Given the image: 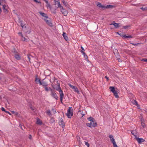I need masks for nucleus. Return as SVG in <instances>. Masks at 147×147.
<instances>
[{"instance_id": "37998d69", "label": "nucleus", "mask_w": 147, "mask_h": 147, "mask_svg": "<svg viewBox=\"0 0 147 147\" xmlns=\"http://www.w3.org/2000/svg\"><path fill=\"white\" fill-rule=\"evenodd\" d=\"M11 112H12V113L13 114H15L16 115H17V113L14 111H11Z\"/></svg>"}, {"instance_id": "20e7f679", "label": "nucleus", "mask_w": 147, "mask_h": 147, "mask_svg": "<svg viewBox=\"0 0 147 147\" xmlns=\"http://www.w3.org/2000/svg\"><path fill=\"white\" fill-rule=\"evenodd\" d=\"M72 109L71 107H69L67 110V112L66 114L68 118H70L73 116V113Z\"/></svg>"}, {"instance_id": "7c9ffc66", "label": "nucleus", "mask_w": 147, "mask_h": 147, "mask_svg": "<svg viewBox=\"0 0 147 147\" xmlns=\"http://www.w3.org/2000/svg\"><path fill=\"white\" fill-rule=\"evenodd\" d=\"M113 7V6L111 5H107V6H106V7L105 6V8H109L111 7Z\"/></svg>"}, {"instance_id": "79ce46f5", "label": "nucleus", "mask_w": 147, "mask_h": 147, "mask_svg": "<svg viewBox=\"0 0 147 147\" xmlns=\"http://www.w3.org/2000/svg\"><path fill=\"white\" fill-rule=\"evenodd\" d=\"M1 110L3 111H5H5H5V109L3 107H2L1 108Z\"/></svg>"}, {"instance_id": "c756f323", "label": "nucleus", "mask_w": 147, "mask_h": 147, "mask_svg": "<svg viewBox=\"0 0 147 147\" xmlns=\"http://www.w3.org/2000/svg\"><path fill=\"white\" fill-rule=\"evenodd\" d=\"M5 5H3V9L4 10V11L5 12L7 11V9L5 8Z\"/></svg>"}, {"instance_id": "dca6fc26", "label": "nucleus", "mask_w": 147, "mask_h": 147, "mask_svg": "<svg viewBox=\"0 0 147 147\" xmlns=\"http://www.w3.org/2000/svg\"><path fill=\"white\" fill-rule=\"evenodd\" d=\"M109 138L110 139L111 141L113 143L115 142V141L113 138V136L111 135H109Z\"/></svg>"}, {"instance_id": "f03ea898", "label": "nucleus", "mask_w": 147, "mask_h": 147, "mask_svg": "<svg viewBox=\"0 0 147 147\" xmlns=\"http://www.w3.org/2000/svg\"><path fill=\"white\" fill-rule=\"evenodd\" d=\"M56 90L59 91L60 95V100L61 102L64 97V94L61 88H60V85H58V87L56 89Z\"/></svg>"}, {"instance_id": "ddd939ff", "label": "nucleus", "mask_w": 147, "mask_h": 147, "mask_svg": "<svg viewBox=\"0 0 147 147\" xmlns=\"http://www.w3.org/2000/svg\"><path fill=\"white\" fill-rule=\"evenodd\" d=\"M39 13L43 17H45L46 18H48L47 15L46 13H44L41 11L39 12Z\"/></svg>"}, {"instance_id": "5fc2aeb1", "label": "nucleus", "mask_w": 147, "mask_h": 147, "mask_svg": "<svg viewBox=\"0 0 147 147\" xmlns=\"http://www.w3.org/2000/svg\"><path fill=\"white\" fill-rule=\"evenodd\" d=\"M56 13V11H55V10L54 12H53V13Z\"/></svg>"}, {"instance_id": "603ef678", "label": "nucleus", "mask_w": 147, "mask_h": 147, "mask_svg": "<svg viewBox=\"0 0 147 147\" xmlns=\"http://www.w3.org/2000/svg\"><path fill=\"white\" fill-rule=\"evenodd\" d=\"M21 26L23 28V26H24V25H23V24L22 23H21Z\"/></svg>"}, {"instance_id": "6e6552de", "label": "nucleus", "mask_w": 147, "mask_h": 147, "mask_svg": "<svg viewBox=\"0 0 147 147\" xmlns=\"http://www.w3.org/2000/svg\"><path fill=\"white\" fill-rule=\"evenodd\" d=\"M135 138L139 144H140L142 142H144L145 141V140L141 138H139L137 137V136H136Z\"/></svg>"}, {"instance_id": "09e8293b", "label": "nucleus", "mask_w": 147, "mask_h": 147, "mask_svg": "<svg viewBox=\"0 0 147 147\" xmlns=\"http://www.w3.org/2000/svg\"><path fill=\"white\" fill-rule=\"evenodd\" d=\"M28 59L29 60V61H30V56H28Z\"/></svg>"}, {"instance_id": "f257e3e1", "label": "nucleus", "mask_w": 147, "mask_h": 147, "mask_svg": "<svg viewBox=\"0 0 147 147\" xmlns=\"http://www.w3.org/2000/svg\"><path fill=\"white\" fill-rule=\"evenodd\" d=\"M88 120L90 121V123H86V125L90 127H95L97 126V123L95 119L92 117H90L87 118Z\"/></svg>"}, {"instance_id": "58836bf2", "label": "nucleus", "mask_w": 147, "mask_h": 147, "mask_svg": "<svg viewBox=\"0 0 147 147\" xmlns=\"http://www.w3.org/2000/svg\"><path fill=\"white\" fill-rule=\"evenodd\" d=\"M141 60L142 61H143L144 62H147V59L146 58L142 59V60Z\"/></svg>"}, {"instance_id": "39448f33", "label": "nucleus", "mask_w": 147, "mask_h": 147, "mask_svg": "<svg viewBox=\"0 0 147 147\" xmlns=\"http://www.w3.org/2000/svg\"><path fill=\"white\" fill-rule=\"evenodd\" d=\"M109 89L113 93L114 95L116 98H118L119 97L117 91L115 90L114 87L110 86L109 87Z\"/></svg>"}, {"instance_id": "412c9836", "label": "nucleus", "mask_w": 147, "mask_h": 147, "mask_svg": "<svg viewBox=\"0 0 147 147\" xmlns=\"http://www.w3.org/2000/svg\"><path fill=\"white\" fill-rule=\"evenodd\" d=\"M81 52L84 55V57L85 59H87L88 58V56L86 54L85 52L82 51H81Z\"/></svg>"}, {"instance_id": "4be33fe9", "label": "nucleus", "mask_w": 147, "mask_h": 147, "mask_svg": "<svg viewBox=\"0 0 147 147\" xmlns=\"http://www.w3.org/2000/svg\"><path fill=\"white\" fill-rule=\"evenodd\" d=\"M36 123L37 124L41 125L42 124V122L39 119H37Z\"/></svg>"}, {"instance_id": "f8f14e48", "label": "nucleus", "mask_w": 147, "mask_h": 147, "mask_svg": "<svg viewBox=\"0 0 147 147\" xmlns=\"http://www.w3.org/2000/svg\"><path fill=\"white\" fill-rule=\"evenodd\" d=\"M44 20L46 22L47 24L49 25V26L51 27H52L53 26V24L49 20H46L45 19H44Z\"/></svg>"}, {"instance_id": "5701e85b", "label": "nucleus", "mask_w": 147, "mask_h": 147, "mask_svg": "<svg viewBox=\"0 0 147 147\" xmlns=\"http://www.w3.org/2000/svg\"><path fill=\"white\" fill-rule=\"evenodd\" d=\"M131 134L134 136L135 137V138H136V136H137L136 135V130H132L131 131Z\"/></svg>"}, {"instance_id": "f3484780", "label": "nucleus", "mask_w": 147, "mask_h": 147, "mask_svg": "<svg viewBox=\"0 0 147 147\" xmlns=\"http://www.w3.org/2000/svg\"><path fill=\"white\" fill-rule=\"evenodd\" d=\"M97 5L98 7H99L102 8H105V6H103L99 2H97Z\"/></svg>"}, {"instance_id": "c03bdc74", "label": "nucleus", "mask_w": 147, "mask_h": 147, "mask_svg": "<svg viewBox=\"0 0 147 147\" xmlns=\"http://www.w3.org/2000/svg\"><path fill=\"white\" fill-rule=\"evenodd\" d=\"M39 83V84L40 85H42V82H41L40 80H39L38 82Z\"/></svg>"}, {"instance_id": "2f4dec72", "label": "nucleus", "mask_w": 147, "mask_h": 147, "mask_svg": "<svg viewBox=\"0 0 147 147\" xmlns=\"http://www.w3.org/2000/svg\"><path fill=\"white\" fill-rule=\"evenodd\" d=\"M131 44L133 45L134 46H138V45L140 44V43H131Z\"/></svg>"}, {"instance_id": "0eeeda50", "label": "nucleus", "mask_w": 147, "mask_h": 147, "mask_svg": "<svg viewBox=\"0 0 147 147\" xmlns=\"http://www.w3.org/2000/svg\"><path fill=\"white\" fill-rule=\"evenodd\" d=\"M59 125L62 126L63 128H64L65 126V123L63 122L62 118L60 119L59 121Z\"/></svg>"}, {"instance_id": "f704fd0d", "label": "nucleus", "mask_w": 147, "mask_h": 147, "mask_svg": "<svg viewBox=\"0 0 147 147\" xmlns=\"http://www.w3.org/2000/svg\"><path fill=\"white\" fill-rule=\"evenodd\" d=\"M116 57L118 59H120V57L119 54L118 53L117 54V55L116 56Z\"/></svg>"}, {"instance_id": "ea45409f", "label": "nucleus", "mask_w": 147, "mask_h": 147, "mask_svg": "<svg viewBox=\"0 0 147 147\" xmlns=\"http://www.w3.org/2000/svg\"><path fill=\"white\" fill-rule=\"evenodd\" d=\"M52 111L54 113H56V111L54 109H52Z\"/></svg>"}, {"instance_id": "a211bd4d", "label": "nucleus", "mask_w": 147, "mask_h": 147, "mask_svg": "<svg viewBox=\"0 0 147 147\" xmlns=\"http://www.w3.org/2000/svg\"><path fill=\"white\" fill-rule=\"evenodd\" d=\"M63 37L67 41L68 39V38L67 36V34L66 33L64 32H63Z\"/></svg>"}, {"instance_id": "49530a36", "label": "nucleus", "mask_w": 147, "mask_h": 147, "mask_svg": "<svg viewBox=\"0 0 147 147\" xmlns=\"http://www.w3.org/2000/svg\"><path fill=\"white\" fill-rule=\"evenodd\" d=\"M81 49H82V50L81 51H84V48L82 47V46H81Z\"/></svg>"}, {"instance_id": "9b49d317", "label": "nucleus", "mask_w": 147, "mask_h": 147, "mask_svg": "<svg viewBox=\"0 0 147 147\" xmlns=\"http://www.w3.org/2000/svg\"><path fill=\"white\" fill-rule=\"evenodd\" d=\"M51 95L54 98H55L57 100L58 96L56 93L52 91L51 92Z\"/></svg>"}, {"instance_id": "a19ab883", "label": "nucleus", "mask_w": 147, "mask_h": 147, "mask_svg": "<svg viewBox=\"0 0 147 147\" xmlns=\"http://www.w3.org/2000/svg\"><path fill=\"white\" fill-rule=\"evenodd\" d=\"M45 90L47 91H49V89L47 87V86L45 87Z\"/></svg>"}, {"instance_id": "393cba45", "label": "nucleus", "mask_w": 147, "mask_h": 147, "mask_svg": "<svg viewBox=\"0 0 147 147\" xmlns=\"http://www.w3.org/2000/svg\"><path fill=\"white\" fill-rule=\"evenodd\" d=\"M123 37L124 38H132V37L131 35L126 36V35H124L123 36Z\"/></svg>"}, {"instance_id": "c9c22d12", "label": "nucleus", "mask_w": 147, "mask_h": 147, "mask_svg": "<svg viewBox=\"0 0 147 147\" xmlns=\"http://www.w3.org/2000/svg\"><path fill=\"white\" fill-rule=\"evenodd\" d=\"M141 125H142V126L143 128L145 127V124L144 123L142 122V123H141Z\"/></svg>"}, {"instance_id": "a18cd8bd", "label": "nucleus", "mask_w": 147, "mask_h": 147, "mask_svg": "<svg viewBox=\"0 0 147 147\" xmlns=\"http://www.w3.org/2000/svg\"><path fill=\"white\" fill-rule=\"evenodd\" d=\"M40 80V79H39L38 78H36L35 79V81L36 82H38V80Z\"/></svg>"}, {"instance_id": "1a4fd4ad", "label": "nucleus", "mask_w": 147, "mask_h": 147, "mask_svg": "<svg viewBox=\"0 0 147 147\" xmlns=\"http://www.w3.org/2000/svg\"><path fill=\"white\" fill-rule=\"evenodd\" d=\"M68 85L70 87L73 89L75 92H76L78 93H79V91L78 90V89L76 87L70 84H68Z\"/></svg>"}, {"instance_id": "864d4df0", "label": "nucleus", "mask_w": 147, "mask_h": 147, "mask_svg": "<svg viewBox=\"0 0 147 147\" xmlns=\"http://www.w3.org/2000/svg\"><path fill=\"white\" fill-rule=\"evenodd\" d=\"M31 137H32V136H31V135H29V139H31Z\"/></svg>"}, {"instance_id": "bb28decb", "label": "nucleus", "mask_w": 147, "mask_h": 147, "mask_svg": "<svg viewBox=\"0 0 147 147\" xmlns=\"http://www.w3.org/2000/svg\"><path fill=\"white\" fill-rule=\"evenodd\" d=\"M133 103L134 105L138 106V103L137 102L136 100H134L133 101Z\"/></svg>"}, {"instance_id": "b1692460", "label": "nucleus", "mask_w": 147, "mask_h": 147, "mask_svg": "<svg viewBox=\"0 0 147 147\" xmlns=\"http://www.w3.org/2000/svg\"><path fill=\"white\" fill-rule=\"evenodd\" d=\"M46 7L47 8H49L50 9H51V6L50 5L49 3V2H48V3H46Z\"/></svg>"}, {"instance_id": "423d86ee", "label": "nucleus", "mask_w": 147, "mask_h": 147, "mask_svg": "<svg viewBox=\"0 0 147 147\" xmlns=\"http://www.w3.org/2000/svg\"><path fill=\"white\" fill-rule=\"evenodd\" d=\"M59 8L60 10V11L61 12L62 14L64 16H66L68 13L67 11L64 9L62 6L60 7Z\"/></svg>"}, {"instance_id": "aec40b11", "label": "nucleus", "mask_w": 147, "mask_h": 147, "mask_svg": "<svg viewBox=\"0 0 147 147\" xmlns=\"http://www.w3.org/2000/svg\"><path fill=\"white\" fill-rule=\"evenodd\" d=\"M62 2L63 3V5L65 6V7H67V5L68 4L66 1H65L64 0H62Z\"/></svg>"}, {"instance_id": "6ab92c4d", "label": "nucleus", "mask_w": 147, "mask_h": 147, "mask_svg": "<svg viewBox=\"0 0 147 147\" xmlns=\"http://www.w3.org/2000/svg\"><path fill=\"white\" fill-rule=\"evenodd\" d=\"M112 24L114 25L116 28H117L119 27V24L116 23L114 22H113V24H111V25Z\"/></svg>"}, {"instance_id": "473e14b6", "label": "nucleus", "mask_w": 147, "mask_h": 147, "mask_svg": "<svg viewBox=\"0 0 147 147\" xmlns=\"http://www.w3.org/2000/svg\"><path fill=\"white\" fill-rule=\"evenodd\" d=\"M85 145L87 146V147H89L90 145L88 143V142H85Z\"/></svg>"}, {"instance_id": "3c124183", "label": "nucleus", "mask_w": 147, "mask_h": 147, "mask_svg": "<svg viewBox=\"0 0 147 147\" xmlns=\"http://www.w3.org/2000/svg\"><path fill=\"white\" fill-rule=\"evenodd\" d=\"M20 126L22 129H23L22 127V125H21L20 124Z\"/></svg>"}, {"instance_id": "de8ad7c7", "label": "nucleus", "mask_w": 147, "mask_h": 147, "mask_svg": "<svg viewBox=\"0 0 147 147\" xmlns=\"http://www.w3.org/2000/svg\"><path fill=\"white\" fill-rule=\"evenodd\" d=\"M105 78L107 79V81H108L109 80V78H108V77L107 76H106L105 77Z\"/></svg>"}, {"instance_id": "4468645a", "label": "nucleus", "mask_w": 147, "mask_h": 147, "mask_svg": "<svg viewBox=\"0 0 147 147\" xmlns=\"http://www.w3.org/2000/svg\"><path fill=\"white\" fill-rule=\"evenodd\" d=\"M14 56L16 59L19 60L20 59V57L19 55L18 54V53L15 52L14 53Z\"/></svg>"}, {"instance_id": "6e6d98bb", "label": "nucleus", "mask_w": 147, "mask_h": 147, "mask_svg": "<svg viewBox=\"0 0 147 147\" xmlns=\"http://www.w3.org/2000/svg\"><path fill=\"white\" fill-rule=\"evenodd\" d=\"M19 35H20L21 36V34H19Z\"/></svg>"}, {"instance_id": "7ed1b4c3", "label": "nucleus", "mask_w": 147, "mask_h": 147, "mask_svg": "<svg viewBox=\"0 0 147 147\" xmlns=\"http://www.w3.org/2000/svg\"><path fill=\"white\" fill-rule=\"evenodd\" d=\"M56 90L59 91L60 95V100L61 102L64 97V94L61 88H60V85H58V87L56 89Z\"/></svg>"}, {"instance_id": "2eb2a0df", "label": "nucleus", "mask_w": 147, "mask_h": 147, "mask_svg": "<svg viewBox=\"0 0 147 147\" xmlns=\"http://www.w3.org/2000/svg\"><path fill=\"white\" fill-rule=\"evenodd\" d=\"M54 5H57V7H59L62 6L60 4V2L59 0H57V1L55 2L54 3Z\"/></svg>"}, {"instance_id": "a878e982", "label": "nucleus", "mask_w": 147, "mask_h": 147, "mask_svg": "<svg viewBox=\"0 0 147 147\" xmlns=\"http://www.w3.org/2000/svg\"><path fill=\"white\" fill-rule=\"evenodd\" d=\"M42 85L45 87V86H47L48 84L46 82L42 81Z\"/></svg>"}, {"instance_id": "72a5a7b5", "label": "nucleus", "mask_w": 147, "mask_h": 147, "mask_svg": "<svg viewBox=\"0 0 147 147\" xmlns=\"http://www.w3.org/2000/svg\"><path fill=\"white\" fill-rule=\"evenodd\" d=\"M5 3V0H0V5H1V3Z\"/></svg>"}, {"instance_id": "8fccbe9b", "label": "nucleus", "mask_w": 147, "mask_h": 147, "mask_svg": "<svg viewBox=\"0 0 147 147\" xmlns=\"http://www.w3.org/2000/svg\"><path fill=\"white\" fill-rule=\"evenodd\" d=\"M5 112L7 113H8L10 115H11V114L9 111H5Z\"/></svg>"}, {"instance_id": "c85d7f7f", "label": "nucleus", "mask_w": 147, "mask_h": 147, "mask_svg": "<svg viewBox=\"0 0 147 147\" xmlns=\"http://www.w3.org/2000/svg\"><path fill=\"white\" fill-rule=\"evenodd\" d=\"M130 26L128 25V26H123V28L124 29H126L127 28H129Z\"/></svg>"}, {"instance_id": "4c0bfd02", "label": "nucleus", "mask_w": 147, "mask_h": 147, "mask_svg": "<svg viewBox=\"0 0 147 147\" xmlns=\"http://www.w3.org/2000/svg\"><path fill=\"white\" fill-rule=\"evenodd\" d=\"M140 9H142L144 10H146L147 9V7H142L141 8H140Z\"/></svg>"}, {"instance_id": "e433bc0d", "label": "nucleus", "mask_w": 147, "mask_h": 147, "mask_svg": "<svg viewBox=\"0 0 147 147\" xmlns=\"http://www.w3.org/2000/svg\"><path fill=\"white\" fill-rule=\"evenodd\" d=\"M30 109L32 111H34L35 109L34 107H32L31 106H30Z\"/></svg>"}, {"instance_id": "cd10ccee", "label": "nucleus", "mask_w": 147, "mask_h": 147, "mask_svg": "<svg viewBox=\"0 0 147 147\" xmlns=\"http://www.w3.org/2000/svg\"><path fill=\"white\" fill-rule=\"evenodd\" d=\"M46 113L49 116H51V111L50 110H48L46 112Z\"/></svg>"}, {"instance_id": "9d476101", "label": "nucleus", "mask_w": 147, "mask_h": 147, "mask_svg": "<svg viewBox=\"0 0 147 147\" xmlns=\"http://www.w3.org/2000/svg\"><path fill=\"white\" fill-rule=\"evenodd\" d=\"M18 34H21V39L22 41H26V42H28V40L27 39L25 38V37L23 36V34H22V33L21 32H19L18 33Z\"/></svg>"}]
</instances>
